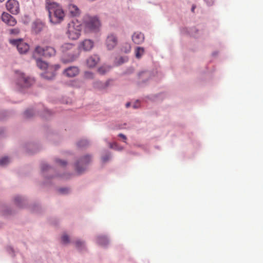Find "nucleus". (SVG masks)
Segmentation results:
<instances>
[{
	"label": "nucleus",
	"mask_w": 263,
	"mask_h": 263,
	"mask_svg": "<svg viewBox=\"0 0 263 263\" xmlns=\"http://www.w3.org/2000/svg\"><path fill=\"white\" fill-rule=\"evenodd\" d=\"M79 73V70L77 67L72 66L66 69L64 73L68 77H74Z\"/></svg>",
	"instance_id": "obj_14"
},
{
	"label": "nucleus",
	"mask_w": 263,
	"mask_h": 263,
	"mask_svg": "<svg viewBox=\"0 0 263 263\" xmlns=\"http://www.w3.org/2000/svg\"><path fill=\"white\" fill-rule=\"evenodd\" d=\"M91 160L90 155H85L79 160L76 164V168L79 174L82 173L86 170V166Z\"/></svg>",
	"instance_id": "obj_8"
},
{
	"label": "nucleus",
	"mask_w": 263,
	"mask_h": 263,
	"mask_svg": "<svg viewBox=\"0 0 263 263\" xmlns=\"http://www.w3.org/2000/svg\"><path fill=\"white\" fill-rule=\"evenodd\" d=\"M110 148H114V149H117V150H122L123 149L122 147H121V148H118L117 147V144L116 143H113V144H110Z\"/></svg>",
	"instance_id": "obj_28"
},
{
	"label": "nucleus",
	"mask_w": 263,
	"mask_h": 263,
	"mask_svg": "<svg viewBox=\"0 0 263 263\" xmlns=\"http://www.w3.org/2000/svg\"><path fill=\"white\" fill-rule=\"evenodd\" d=\"M68 189L66 188H61L60 189V192L62 194L68 193Z\"/></svg>",
	"instance_id": "obj_31"
},
{
	"label": "nucleus",
	"mask_w": 263,
	"mask_h": 263,
	"mask_svg": "<svg viewBox=\"0 0 263 263\" xmlns=\"http://www.w3.org/2000/svg\"><path fill=\"white\" fill-rule=\"evenodd\" d=\"M35 52L39 55L47 58L53 57L55 55L56 53L55 49L50 46H47L46 47L37 46L35 48Z\"/></svg>",
	"instance_id": "obj_6"
},
{
	"label": "nucleus",
	"mask_w": 263,
	"mask_h": 263,
	"mask_svg": "<svg viewBox=\"0 0 263 263\" xmlns=\"http://www.w3.org/2000/svg\"><path fill=\"white\" fill-rule=\"evenodd\" d=\"M44 27V24L42 22H36L32 24V30L36 33L41 32Z\"/></svg>",
	"instance_id": "obj_18"
},
{
	"label": "nucleus",
	"mask_w": 263,
	"mask_h": 263,
	"mask_svg": "<svg viewBox=\"0 0 263 263\" xmlns=\"http://www.w3.org/2000/svg\"><path fill=\"white\" fill-rule=\"evenodd\" d=\"M46 8L48 11L50 22L52 24H58L61 22L65 17V13L59 4L52 2H47Z\"/></svg>",
	"instance_id": "obj_1"
},
{
	"label": "nucleus",
	"mask_w": 263,
	"mask_h": 263,
	"mask_svg": "<svg viewBox=\"0 0 263 263\" xmlns=\"http://www.w3.org/2000/svg\"><path fill=\"white\" fill-rule=\"evenodd\" d=\"M93 47V42L90 40L86 39L80 43L79 48L84 51H89Z\"/></svg>",
	"instance_id": "obj_12"
},
{
	"label": "nucleus",
	"mask_w": 263,
	"mask_h": 263,
	"mask_svg": "<svg viewBox=\"0 0 263 263\" xmlns=\"http://www.w3.org/2000/svg\"><path fill=\"white\" fill-rule=\"evenodd\" d=\"M24 114L26 117H31L33 116V111L31 109L27 110Z\"/></svg>",
	"instance_id": "obj_26"
},
{
	"label": "nucleus",
	"mask_w": 263,
	"mask_h": 263,
	"mask_svg": "<svg viewBox=\"0 0 263 263\" xmlns=\"http://www.w3.org/2000/svg\"><path fill=\"white\" fill-rule=\"evenodd\" d=\"M2 21L6 24L10 26H14L17 22L15 18L8 13L4 12L2 15Z\"/></svg>",
	"instance_id": "obj_11"
},
{
	"label": "nucleus",
	"mask_w": 263,
	"mask_h": 263,
	"mask_svg": "<svg viewBox=\"0 0 263 263\" xmlns=\"http://www.w3.org/2000/svg\"><path fill=\"white\" fill-rule=\"evenodd\" d=\"M10 162V160L8 157H5L0 159V165L4 166Z\"/></svg>",
	"instance_id": "obj_22"
},
{
	"label": "nucleus",
	"mask_w": 263,
	"mask_h": 263,
	"mask_svg": "<svg viewBox=\"0 0 263 263\" xmlns=\"http://www.w3.org/2000/svg\"><path fill=\"white\" fill-rule=\"evenodd\" d=\"M144 52V49L142 47H138L136 50V57L137 58H140Z\"/></svg>",
	"instance_id": "obj_21"
},
{
	"label": "nucleus",
	"mask_w": 263,
	"mask_h": 263,
	"mask_svg": "<svg viewBox=\"0 0 263 263\" xmlns=\"http://www.w3.org/2000/svg\"><path fill=\"white\" fill-rule=\"evenodd\" d=\"M84 22L86 28L93 31L98 30L101 26L100 22L97 16H85Z\"/></svg>",
	"instance_id": "obj_5"
},
{
	"label": "nucleus",
	"mask_w": 263,
	"mask_h": 263,
	"mask_svg": "<svg viewBox=\"0 0 263 263\" xmlns=\"http://www.w3.org/2000/svg\"><path fill=\"white\" fill-rule=\"evenodd\" d=\"M60 50L63 53L62 61L64 63L72 62L79 55L76 46L72 44L64 43L61 46Z\"/></svg>",
	"instance_id": "obj_2"
},
{
	"label": "nucleus",
	"mask_w": 263,
	"mask_h": 263,
	"mask_svg": "<svg viewBox=\"0 0 263 263\" xmlns=\"http://www.w3.org/2000/svg\"><path fill=\"white\" fill-rule=\"evenodd\" d=\"M37 66L42 70H45L47 68V71L44 74V77L47 79H51L55 75V71L60 68L59 65H55L52 66H48V64L42 60H36Z\"/></svg>",
	"instance_id": "obj_4"
},
{
	"label": "nucleus",
	"mask_w": 263,
	"mask_h": 263,
	"mask_svg": "<svg viewBox=\"0 0 263 263\" xmlns=\"http://www.w3.org/2000/svg\"><path fill=\"white\" fill-rule=\"evenodd\" d=\"M10 43L17 47L21 54L26 53L29 50V46L22 39L10 40Z\"/></svg>",
	"instance_id": "obj_9"
},
{
	"label": "nucleus",
	"mask_w": 263,
	"mask_h": 263,
	"mask_svg": "<svg viewBox=\"0 0 263 263\" xmlns=\"http://www.w3.org/2000/svg\"><path fill=\"white\" fill-rule=\"evenodd\" d=\"M62 241L63 243H68L69 242V237L67 235H63L62 237Z\"/></svg>",
	"instance_id": "obj_25"
},
{
	"label": "nucleus",
	"mask_w": 263,
	"mask_h": 263,
	"mask_svg": "<svg viewBox=\"0 0 263 263\" xmlns=\"http://www.w3.org/2000/svg\"><path fill=\"white\" fill-rule=\"evenodd\" d=\"M5 0H0V3L4 2Z\"/></svg>",
	"instance_id": "obj_40"
},
{
	"label": "nucleus",
	"mask_w": 263,
	"mask_h": 263,
	"mask_svg": "<svg viewBox=\"0 0 263 263\" xmlns=\"http://www.w3.org/2000/svg\"><path fill=\"white\" fill-rule=\"evenodd\" d=\"M48 167V165H46V164H43L42 166V169L43 170H46V168Z\"/></svg>",
	"instance_id": "obj_35"
},
{
	"label": "nucleus",
	"mask_w": 263,
	"mask_h": 263,
	"mask_svg": "<svg viewBox=\"0 0 263 263\" xmlns=\"http://www.w3.org/2000/svg\"><path fill=\"white\" fill-rule=\"evenodd\" d=\"M88 142L86 139H82L80 140L78 143V145L79 147H84L88 145Z\"/></svg>",
	"instance_id": "obj_23"
},
{
	"label": "nucleus",
	"mask_w": 263,
	"mask_h": 263,
	"mask_svg": "<svg viewBox=\"0 0 263 263\" xmlns=\"http://www.w3.org/2000/svg\"><path fill=\"white\" fill-rule=\"evenodd\" d=\"M33 79L29 77H26L23 73L18 74L17 85L21 88H27L30 86L34 83Z\"/></svg>",
	"instance_id": "obj_7"
},
{
	"label": "nucleus",
	"mask_w": 263,
	"mask_h": 263,
	"mask_svg": "<svg viewBox=\"0 0 263 263\" xmlns=\"http://www.w3.org/2000/svg\"><path fill=\"white\" fill-rule=\"evenodd\" d=\"M100 61V58L97 55L90 57L87 60V65L89 67H95Z\"/></svg>",
	"instance_id": "obj_15"
},
{
	"label": "nucleus",
	"mask_w": 263,
	"mask_h": 263,
	"mask_svg": "<svg viewBox=\"0 0 263 263\" xmlns=\"http://www.w3.org/2000/svg\"><path fill=\"white\" fill-rule=\"evenodd\" d=\"M107 85H108L107 82H106V83L105 84L104 86H102V87H101L100 88H105V87H106L107 86Z\"/></svg>",
	"instance_id": "obj_36"
},
{
	"label": "nucleus",
	"mask_w": 263,
	"mask_h": 263,
	"mask_svg": "<svg viewBox=\"0 0 263 263\" xmlns=\"http://www.w3.org/2000/svg\"><path fill=\"white\" fill-rule=\"evenodd\" d=\"M195 8V6H193L192 8V12H194Z\"/></svg>",
	"instance_id": "obj_39"
},
{
	"label": "nucleus",
	"mask_w": 263,
	"mask_h": 263,
	"mask_svg": "<svg viewBox=\"0 0 263 263\" xmlns=\"http://www.w3.org/2000/svg\"><path fill=\"white\" fill-rule=\"evenodd\" d=\"M110 158V155H107L106 156V157H103L102 158V160L103 162H106L108 160H109V159Z\"/></svg>",
	"instance_id": "obj_33"
},
{
	"label": "nucleus",
	"mask_w": 263,
	"mask_h": 263,
	"mask_svg": "<svg viewBox=\"0 0 263 263\" xmlns=\"http://www.w3.org/2000/svg\"><path fill=\"white\" fill-rule=\"evenodd\" d=\"M56 162L60 165L65 166L66 165L67 162L65 161H63L61 160L57 159L56 160Z\"/></svg>",
	"instance_id": "obj_29"
},
{
	"label": "nucleus",
	"mask_w": 263,
	"mask_h": 263,
	"mask_svg": "<svg viewBox=\"0 0 263 263\" xmlns=\"http://www.w3.org/2000/svg\"><path fill=\"white\" fill-rule=\"evenodd\" d=\"M118 136L119 137L122 138L124 140V141L126 142L125 141L126 140V137L124 135L122 134H119Z\"/></svg>",
	"instance_id": "obj_34"
},
{
	"label": "nucleus",
	"mask_w": 263,
	"mask_h": 263,
	"mask_svg": "<svg viewBox=\"0 0 263 263\" xmlns=\"http://www.w3.org/2000/svg\"><path fill=\"white\" fill-rule=\"evenodd\" d=\"M98 243L102 246H105L107 244L108 240L106 237L104 236H99L98 237Z\"/></svg>",
	"instance_id": "obj_19"
},
{
	"label": "nucleus",
	"mask_w": 263,
	"mask_h": 263,
	"mask_svg": "<svg viewBox=\"0 0 263 263\" xmlns=\"http://www.w3.org/2000/svg\"><path fill=\"white\" fill-rule=\"evenodd\" d=\"M81 30L82 25L80 23L77 21H72L68 24L66 33L69 39L76 40L79 38Z\"/></svg>",
	"instance_id": "obj_3"
},
{
	"label": "nucleus",
	"mask_w": 263,
	"mask_h": 263,
	"mask_svg": "<svg viewBox=\"0 0 263 263\" xmlns=\"http://www.w3.org/2000/svg\"><path fill=\"white\" fill-rule=\"evenodd\" d=\"M130 105V103L129 102H128L126 104V107H128Z\"/></svg>",
	"instance_id": "obj_38"
},
{
	"label": "nucleus",
	"mask_w": 263,
	"mask_h": 263,
	"mask_svg": "<svg viewBox=\"0 0 263 263\" xmlns=\"http://www.w3.org/2000/svg\"><path fill=\"white\" fill-rule=\"evenodd\" d=\"M140 106V103L139 102L137 101L136 102L133 106V108H138Z\"/></svg>",
	"instance_id": "obj_32"
},
{
	"label": "nucleus",
	"mask_w": 263,
	"mask_h": 263,
	"mask_svg": "<svg viewBox=\"0 0 263 263\" xmlns=\"http://www.w3.org/2000/svg\"><path fill=\"white\" fill-rule=\"evenodd\" d=\"M85 77L86 78L90 79L93 78V74L90 72H85Z\"/></svg>",
	"instance_id": "obj_30"
},
{
	"label": "nucleus",
	"mask_w": 263,
	"mask_h": 263,
	"mask_svg": "<svg viewBox=\"0 0 263 263\" xmlns=\"http://www.w3.org/2000/svg\"><path fill=\"white\" fill-rule=\"evenodd\" d=\"M76 246L78 249H81L84 246V245L83 242L78 240L76 242Z\"/></svg>",
	"instance_id": "obj_27"
},
{
	"label": "nucleus",
	"mask_w": 263,
	"mask_h": 263,
	"mask_svg": "<svg viewBox=\"0 0 263 263\" xmlns=\"http://www.w3.org/2000/svg\"><path fill=\"white\" fill-rule=\"evenodd\" d=\"M132 40L135 44H140L144 41V36L141 32H136L133 35Z\"/></svg>",
	"instance_id": "obj_16"
},
{
	"label": "nucleus",
	"mask_w": 263,
	"mask_h": 263,
	"mask_svg": "<svg viewBox=\"0 0 263 263\" xmlns=\"http://www.w3.org/2000/svg\"><path fill=\"white\" fill-rule=\"evenodd\" d=\"M47 2H51V1H50V0H46V3Z\"/></svg>",
	"instance_id": "obj_41"
},
{
	"label": "nucleus",
	"mask_w": 263,
	"mask_h": 263,
	"mask_svg": "<svg viewBox=\"0 0 263 263\" xmlns=\"http://www.w3.org/2000/svg\"><path fill=\"white\" fill-rule=\"evenodd\" d=\"M110 69V66H103L98 68V71L101 74H104Z\"/></svg>",
	"instance_id": "obj_20"
},
{
	"label": "nucleus",
	"mask_w": 263,
	"mask_h": 263,
	"mask_svg": "<svg viewBox=\"0 0 263 263\" xmlns=\"http://www.w3.org/2000/svg\"><path fill=\"white\" fill-rule=\"evenodd\" d=\"M20 30L18 28H13L9 30V33L13 35H17L20 33Z\"/></svg>",
	"instance_id": "obj_24"
},
{
	"label": "nucleus",
	"mask_w": 263,
	"mask_h": 263,
	"mask_svg": "<svg viewBox=\"0 0 263 263\" xmlns=\"http://www.w3.org/2000/svg\"><path fill=\"white\" fill-rule=\"evenodd\" d=\"M20 199V197H17L15 198V200L16 201V202H18V200Z\"/></svg>",
	"instance_id": "obj_37"
},
{
	"label": "nucleus",
	"mask_w": 263,
	"mask_h": 263,
	"mask_svg": "<svg viewBox=\"0 0 263 263\" xmlns=\"http://www.w3.org/2000/svg\"><path fill=\"white\" fill-rule=\"evenodd\" d=\"M68 11L70 14L73 16H77L80 13V9L76 5L73 4H70L68 6Z\"/></svg>",
	"instance_id": "obj_17"
},
{
	"label": "nucleus",
	"mask_w": 263,
	"mask_h": 263,
	"mask_svg": "<svg viewBox=\"0 0 263 263\" xmlns=\"http://www.w3.org/2000/svg\"><path fill=\"white\" fill-rule=\"evenodd\" d=\"M117 44V39L114 34L109 35L106 41V46L109 50L112 49Z\"/></svg>",
	"instance_id": "obj_13"
},
{
	"label": "nucleus",
	"mask_w": 263,
	"mask_h": 263,
	"mask_svg": "<svg viewBox=\"0 0 263 263\" xmlns=\"http://www.w3.org/2000/svg\"><path fill=\"white\" fill-rule=\"evenodd\" d=\"M8 11L13 14H17L20 12V5L16 0H8L6 3Z\"/></svg>",
	"instance_id": "obj_10"
}]
</instances>
